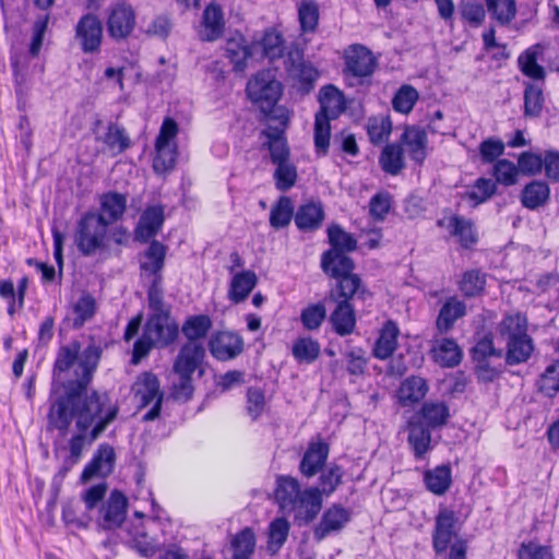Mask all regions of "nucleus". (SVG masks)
<instances>
[{
    "instance_id": "1",
    "label": "nucleus",
    "mask_w": 559,
    "mask_h": 559,
    "mask_svg": "<svg viewBox=\"0 0 559 559\" xmlns=\"http://www.w3.org/2000/svg\"><path fill=\"white\" fill-rule=\"evenodd\" d=\"M97 352L88 349L80 367L82 376L76 383L68 386L67 393L55 396L47 414L48 429L58 430L64 436L72 421L78 432L69 440L70 460L76 464L86 445L96 441L107 427L116 419L118 406L111 404L107 394L93 391L87 394V386L97 368Z\"/></svg>"
},
{
    "instance_id": "2",
    "label": "nucleus",
    "mask_w": 559,
    "mask_h": 559,
    "mask_svg": "<svg viewBox=\"0 0 559 559\" xmlns=\"http://www.w3.org/2000/svg\"><path fill=\"white\" fill-rule=\"evenodd\" d=\"M179 335V325L171 313H151L145 322L142 336L135 341L131 362L138 365L152 348H165Z\"/></svg>"
},
{
    "instance_id": "3",
    "label": "nucleus",
    "mask_w": 559,
    "mask_h": 559,
    "mask_svg": "<svg viewBox=\"0 0 559 559\" xmlns=\"http://www.w3.org/2000/svg\"><path fill=\"white\" fill-rule=\"evenodd\" d=\"M321 267L325 274L337 280V297L364 298L366 290L361 287V281L353 273L355 263L344 252L328 250L321 257Z\"/></svg>"
},
{
    "instance_id": "4",
    "label": "nucleus",
    "mask_w": 559,
    "mask_h": 559,
    "mask_svg": "<svg viewBox=\"0 0 559 559\" xmlns=\"http://www.w3.org/2000/svg\"><path fill=\"white\" fill-rule=\"evenodd\" d=\"M320 111L314 121V145L317 152L325 155L330 145V119L336 118L345 110L344 96L333 85H326L320 91Z\"/></svg>"
},
{
    "instance_id": "5",
    "label": "nucleus",
    "mask_w": 559,
    "mask_h": 559,
    "mask_svg": "<svg viewBox=\"0 0 559 559\" xmlns=\"http://www.w3.org/2000/svg\"><path fill=\"white\" fill-rule=\"evenodd\" d=\"M203 362V352L193 344H183L174 361L173 371L176 379L171 383L175 400L188 401L193 394L192 374Z\"/></svg>"
},
{
    "instance_id": "6",
    "label": "nucleus",
    "mask_w": 559,
    "mask_h": 559,
    "mask_svg": "<svg viewBox=\"0 0 559 559\" xmlns=\"http://www.w3.org/2000/svg\"><path fill=\"white\" fill-rule=\"evenodd\" d=\"M88 349H95L97 352V356H100V352L95 346L86 347L81 355V345L79 342H71L69 345L60 347L57 354V358L53 366V381L51 385V396L57 395L58 386L61 384L64 388V393H67L68 386L71 383H76L80 377L82 376V369L80 364L85 353ZM99 357H97V361ZM55 397H50V401Z\"/></svg>"
},
{
    "instance_id": "7",
    "label": "nucleus",
    "mask_w": 559,
    "mask_h": 559,
    "mask_svg": "<svg viewBox=\"0 0 559 559\" xmlns=\"http://www.w3.org/2000/svg\"><path fill=\"white\" fill-rule=\"evenodd\" d=\"M109 222L104 215L87 212L78 223L74 242L83 255H92L105 247Z\"/></svg>"
},
{
    "instance_id": "8",
    "label": "nucleus",
    "mask_w": 559,
    "mask_h": 559,
    "mask_svg": "<svg viewBox=\"0 0 559 559\" xmlns=\"http://www.w3.org/2000/svg\"><path fill=\"white\" fill-rule=\"evenodd\" d=\"M377 59L362 45H353L345 52L344 74L349 85L369 83L377 68Z\"/></svg>"
},
{
    "instance_id": "9",
    "label": "nucleus",
    "mask_w": 559,
    "mask_h": 559,
    "mask_svg": "<svg viewBox=\"0 0 559 559\" xmlns=\"http://www.w3.org/2000/svg\"><path fill=\"white\" fill-rule=\"evenodd\" d=\"M248 97L262 111L271 110L282 95V84L275 79L272 70H263L247 83Z\"/></svg>"
},
{
    "instance_id": "10",
    "label": "nucleus",
    "mask_w": 559,
    "mask_h": 559,
    "mask_svg": "<svg viewBox=\"0 0 559 559\" xmlns=\"http://www.w3.org/2000/svg\"><path fill=\"white\" fill-rule=\"evenodd\" d=\"M459 518L453 510L441 508L435 520V528L432 533V547L437 555V559H449L451 547L462 538H456L453 544L452 539L457 535ZM463 542H465L463 539Z\"/></svg>"
},
{
    "instance_id": "11",
    "label": "nucleus",
    "mask_w": 559,
    "mask_h": 559,
    "mask_svg": "<svg viewBox=\"0 0 559 559\" xmlns=\"http://www.w3.org/2000/svg\"><path fill=\"white\" fill-rule=\"evenodd\" d=\"M136 24L133 8L127 3H116L108 11L107 31L111 38L121 40L128 38Z\"/></svg>"
},
{
    "instance_id": "12",
    "label": "nucleus",
    "mask_w": 559,
    "mask_h": 559,
    "mask_svg": "<svg viewBox=\"0 0 559 559\" xmlns=\"http://www.w3.org/2000/svg\"><path fill=\"white\" fill-rule=\"evenodd\" d=\"M75 38L84 53L98 52L103 41V24L92 14H84L75 26Z\"/></svg>"
},
{
    "instance_id": "13",
    "label": "nucleus",
    "mask_w": 559,
    "mask_h": 559,
    "mask_svg": "<svg viewBox=\"0 0 559 559\" xmlns=\"http://www.w3.org/2000/svg\"><path fill=\"white\" fill-rule=\"evenodd\" d=\"M127 508V497L121 491L114 490L99 511L98 526L105 531L120 527L126 520Z\"/></svg>"
},
{
    "instance_id": "14",
    "label": "nucleus",
    "mask_w": 559,
    "mask_h": 559,
    "mask_svg": "<svg viewBox=\"0 0 559 559\" xmlns=\"http://www.w3.org/2000/svg\"><path fill=\"white\" fill-rule=\"evenodd\" d=\"M209 349L214 358L226 361L237 357L243 350V340L234 332H215L209 341Z\"/></svg>"
},
{
    "instance_id": "15",
    "label": "nucleus",
    "mask_w": 559,
    "mask_h": 559,
    "mask_svg": "<svg viewBox=\"0 0 559 559\" xmlns=\"http://www.w3.org/2000/svg\"><path fill=\"white\" fill-rule=\"evenodd\" d=\"M323 504V497L317 487H307L301 490L296 506L290 509L295 520L299 524L311 523L320 513Z\"/></svg>"
},
{
    "instance_id": "16",
    "label": "nucleus",
    "mask_w": 559,
    "mask_h": 559,
    "mask_svg": "<svg viewBox=\"0 0 559 559\" xmlns=\"http://www.w3.org/2000/svg\"><path fill=\"white\" fill-rule=\"evenodd\" d=\"M330 447L321 439L309 442L299 463V472L306 478H312L326 465Z\"/></svg>"
},
{
    "instance_id": "17",
    "label": "nucleus",
    "mask_w": 559,
    "mask_h": 559,
    "mask_svg": "<svg viewBox=\"0 0 559 559\" xmlns=\"http://www.w3.org/2000/svg\"><path fill=\"white\" fill-rule=\"evenodd\" d=\"M116 453L114 448L107 443L100 444L94 453L93 459L84 467L81 475L82 481H88L97 476H108L114 469Z\"/></svg>"
},
{
    "instance_id": "18",
    "label": "nucleus",
    "mask_w": 559,
    "mask_h": 559,
    "mask_svg": "<svg viewBox=\"0 0 559 559\" xmlns=\"http://www.w3.org/2000/svg\"><path fill=\"white\" fill-rule=\"evenodd\" d=\"M350 520V513L340 504H333L326 509L320 523L314 528V538L322 540L334 532L341 531Z\"/></svg>"
},
{
    "instance_id": "19",
    "label": "nucleus",
    "mask_w": 559,
    "mask_h": 559,
    "mask_svg": "<svg viewBox=\"0 0 559 559\" xmlns=\"http://www.w3.org/2000/svg\"><path fill=\"white\" fill-rule=\"evenodd\" d=\"M164 221L165 216L163 206H148L140 216L134 231L135 239L141 242H147L160 230Z\"/></svg>"
},
{
    "instance_id": "20",
    "label": "nucleus",
    "mask_w": 559,
    "mask_h": 559,
    "mask_svg": "<svg viewBox=\"0 0 559 559\" xmlns=\"http://www.w3.org/2000/svg\"><path fill=\"white\" fill-rule=\"evenodd\" d=\"M301 490L300 483L297 478L288 475L277 476L274 497L280 509L290 513V509L296 506V500Z\"/></svg>"
},
{
    "instance_id": "21",
    "label": "nucleus",
    "mask_w": 559,
    "mask_h": 559,
    "mask_svg": "<svg viewBox=\"0 0 559 559\" xmlns=\"http://www.w3.org/2000/svg\"><path fill=\"white\" fill-rule=\"evenodd\" d=\"M502 356L503 352L495 347L491 334L481 336L473 347V359L476 361L477 368L480 371L489 373L490 379L497 376L498 371L489 367L488 359L501 358Z\"/></svg>"
},
{
    "instance_id": "22",
    "label": "nucleus",
    "mask_w": 559,
    "mask_h": 559,
    "mask_svg": "<svg viewBox=\"0 0 559 559\" xmlns=\"http://www.w3.org/2000/svg\"><path fill=\"white\" fill-rule=\"evenodd\" d=\"M340 298L341 300L330 316V322L340 336H346L352 334L356 326L355 311L349 302L353 297Z\"/></svg>"
},
{
    "instance_id": "23",
    "label": "nucleus",
    "mask_w": 559,
    "mask_h": 559,
    "mask_svg": "<svg viewBox=\"0 0 559 559\" xmlns=\"http://www.w3.org/2000/svg\"><path fill=\"white\" fill-rule=\"evenodd\" d=\"M212 325L213 322L207 314H197L188 317L181 326V332L188 340L186 344L199 346L203 352V358L205 357V348L200 340L207 335Z\"/></svg>"
},
{
    "instance_id": "24",
    "label": "nucleus",
    "mask_w": 559,
    "mask_h": 559,
    "mask_svg": "<svg viewBox=\"0 0 559 559\" xmlns=\"http://www.w3.org/2000/svg\"><path fill=\"white\" fill-rule=\"evenodd\" d=\"M324 210L321 202H307L301 204L295 213L294 219L301 231L319 229L324 219Z\"/></svg>"
},
{
    "instance_id": "25",
    "label": "nucleus",
    "mask_w": 559,
    "mask_h": 559,
    "mask_svg": "<svg viewBox=\"0 0 559 559\" xmlns=\"http://www.w3.org/2000/svg\"><path fill=\"white\" fill-rule=\"evenodd\" d=\"M466 314V305L457 297H450L439 310L436 328L440 334L452 330L454 323Z\"/></svg>"
},
{
    "instance_id": "26",
    "label": "nucleus",
    "mask_w": 559,
    "mask_h": 559,
    "mask_svg": "<svg viewBox=\"0 0 559 559\" xmlns=\"http://www.w3.org/2000/svg\"><path fill=\"white\" fill-rule=\"evenodd\" d=\"M132 390L139 399L141 407L156 402L158 397L163 400L158 378L152 372L141 373L134 382Z\"/></svg>"
},
{
    "instance_id": "27",
    "label": "nucleus",
    "mask_w": 559,
    "mask_h": 559,
    "mask_svg": "<svg viewBox=\"0 0 559 559\" xmlns=\"http://www.w3.org/2000/svg\"><path fill=\"white\" fill-rule=\"evenodd\" d=\"M402 142L407 148L411 158L423 164L427 157V133L419 127H407L402 135Z\"/></svg>"
},
{
    "instance_id": "28",
    "label": "nucleus",
    "mask_w": 559,
    "mask_h": 559,
    "mask_svg": "<svg viewBox=\"0 0 559 559\" xmlns=\"http://www.w3.org/2000/svg\"><path fill=\"white\" fill-rule=\"evenodd\" d=\"M258 284V276L253 271L246 270L236 273L228 290V298L234 304L245 301Z\"/></svg>"
},
{
    "instance_id": "29",
    "label": "nucleus",
    "mask_w": 559,
    "mask_h": 559,
    "mask_svg": "<svg viewBox=\"0 0 559 559\" xmlns=\"http://www.w3.org/2000/svg\"><path fill=\"white\" fill-rule=\"evenodd\" d=\"M428 384L421 377L406 378L400 385L397 396L402 406H412L420 402L428 393Z\"/></svg>"
},
{
    "instance_id": "30",
    "label": "nucleus",
    "mask_w": 559,
    "mask_h": 559,
    "mask_svg": "<svg viewBox=\"0 0 559 559\" xmlns=\"http://www.w3.org/2000/svg\"><path fill=\"white\" fill-rule=\"evenodd\" d=\"M425 487L436 496H443L452 485V471L449 465H439L424 472Z\"/></svg>"
},
{
    "instance_id": "31",
    "label": "nucleus",
    "mask_w": 559,
    "mask_h": 559,
    "mask_svg": "<svg viewBox=\"0 0 559 559\" xmlns=\"http://www.w3.org/2000/svg\"><path fill=\"white\" fill-rule=\"evenodd\" d=\"M202 39L213 41L223 35L225 21L224 13L218 4H209L203 12Z\"/></svg>"
},
{
    "instance_id": "32",
    "label": "nucleus",
    "mask_w": 559,
    "mask_h": 559,
    "mask_svg": "<svg viewBox=\"0 0 559 559\" xmlns=\"http://www.w3.org/2000/svg\"><path fill=\"white\" fill-rule=\"evenodd\" d=\"M449 417L450 411L445 403L426 402L413 419L420 420L426 427L433 429L445 425Z\"/></svg>"
},
{
    "instance_id": "33",
    "label": "nucleus",
    "mask_w": 559,
    "mask_h": 559,
    "mask_svg": "<svg viewBox=\"0 0 559 559\" xmlns=\"http://www.w3.org/2000/svg\"><path fill=\"white\" fill-rule=\"evenodd\" d=\"M543 53V46L539 44L533 45L523 51L518 58V64L521 72L533 80L544 81L546 76L545 69L538 64L537 60Z\"/></svg>"
},
{
    "instance_id": "34",
    "label": "nucleus",
    "mask_w": 559,
    "mask_h": 559,
    "mask_svg": "<svg viewBox=\"0 0 559 559\" xmlns=\"http://www.w3.org/2000/svg\"><path fill=\"white\" fill-rule=\"evenodd\" d=\"M497 332L503 342L527 336V319L520 312L507 314L499 322Z\"/></svg>"
},
{
    "instance_id": "35",
    "label": "nucleus",
    "mask_w": 559,
    "mask_h": 559,
    "mask_svg": "<svg viewBox=\"0 0 559 559\" xmlns=\"http://www.w3.org/2000/svg\"><path fill=\"white\" fill-rule=\"evenodd\" d=\"M408 443L414 451L416 459H423L431 449L430 428L426 427L420 420L412 419L408 423Z\"/></svg>"
},
{
    "instance_id": "36",
    "label": "nucleus",
    "mask_w": 559,
    "mask_h": 559,
    "mask_svg": "<svg viewBox=\"0 0 559 559\" xmlns=\"http://www.w3.org/2000/svg\"><path fill=\"white\" fill-rule=\"evenodd\" d=\"M145 260L141 262V270L156 280L162 276V270L165 265L166 246L157 240H153L144 253Z\"/></svg>"
},
{
    "instance_id": "37",
    "label": "nucleus",
    "mask_w": 559,
    "mask_h": 559,
    "mask_svg": "<svg viewBox=\"0 0 559 559\" xmlns=\"http://www.w3.org/2000/svg\"><path fill=\"white\" fill-rule=\"evenodd\" d=\"M432 356L435 361L443 367L457 366L462 360V352L453 338L436 341L432 347Z\"/></svg>"
},
{
    "instance_id": "38",
    "label": "nucleus",
    "mask_w": 559,
    "mask_h": 559,
    "mask_svg": "<svg viewBox=\"0 0 559 559\" xmlns=\"http://www.w3.org/2000/svg\"><path fill=\"white\" fill-rule=\"evenodd\" d=\"M504 343V359L506 364L509 366H515L527 361L534 350V343L530 335Z\"/></svg>"
},
{
    "instance_id": "39",
    "label": "nucleus",
    "mask_w": 559,
    "mask_h": 559,
    "mask_svg": "<svg viewBox=\"0 0 559 559\" xmlns=\"http://www.w3.org/2000/svg\"><path fill=\"white\" fill-rule=\"evenodd\" d=\"M225 51L235 71H243L247 60L252 56V47L242 36L229 38L226 41Z\"/></svg>"
},
{
    "instance_id": "40",
    "label": "nucleus",
    "mask_w": 559,
    "mask_h": 559,
    "mask_svg": "<svg viewBox=\"0 0 559 559\" xmlns=\"http://www.w3.org/2000/svg\"><path fill=\"white\" fill-rule=\"evenodd\" d=\"M550 189L545 181L534 180L522 190V205L528 210H536L548 201Z\"/></svg>"
},
{
    "instance_id": "41",
    "label": "nucleus",
    "mask_w": 559,
    "mask_h": 559,
    "mask_svg": "<svg viewBox=\"0 0 559 559\" xmlns=\"http://www.w3.org/2000/svg\"><path fill=\"white\" fill-rule=\"evenodd\" d=\"M399 328L393 321H388L373 348V355L379 359L389 358L397 346Z\"/></svg>"
},
{
    "instance_id": "42",
    "label": "nucleus",
    "mask_w": 559,
    "mask_h": 559,
    "mask_svg": "<svg viewBox=\"0 0 559 559\" xmlns=\"http://www.w3.org/2000/svg\"><path fill=\"white\" fill-rule=\"evenodd\" d=\"M288 72L292 79L299 84L298 88L304 93H309L319 78L318 70L304 60L292 61Z\"/></svg>"
},
{
    "instance_id": "43",
    "label": "nucleus",
    "mask_w": 559,
    "mask_h": 559,
    "mask_svg": "<svg viewBox=\"0 0 559 559\" xmlns=\"http://www.w3.org/2000/svg\"><path fill=\"white\" fill-rule=\"evenodd\" d=\"M379 163L382 170L392 176L399 175L404 168V151L399 144H388L384 146Z\"/></svg>"
},
{
    "instance_id": "44",
    "label": "nucleus",
    "mask_w": 559,
    "mask_h": 559,
    "mask_svg": "<svg viewBox=\"0 0 559 559\" xmlns=\"http://www.w3.org/2000/svg\"><path fill=\"white\" fill-rule=\"evenodd\" d=\"M319 484L316 486L323 497L331 496L343 481L344 471L342 466L331 463L319 472Z\"/></svg>"
},
{
    "instance_id": "45",
    "label": "nucleus",
    "mask_w": 559,
    "mask_h": 559,
    "mask_svg": "<svg viewBox=\"0 0 559 559\" xmlns=\"http://www.w3.org/2000/svg\"><path fill=\"white\" fill-rule=\"evenodd\" d=\"M496 182L488 178H478L475 183L462 194V199L477 206L489 200L496 192Z\"/></svg>"
},
{
    "instance_id": "46",
    "label": "nucleus",
    "mask_w": 559,
    "mask_h": 559,
    "mask_svg": "<svg viewBox=\"0 0 559 559\" xmlns=\"http://www.w3.org/2000/svg\"><path fill=\"white\" fill-rule=\"evenodd\" d=\"M102 141L114 155L121 154L131 145V140L124 128L117 123L108 124Z\"/></svg>"
},
{
    "instance_id": "47",
    "label": "nucleus",
    "mask_w": 559,
    "mask_h": 559,
    "mask_svg": "<svg viewBox=\"0 0 559 559\" xmlns=\"http://www.w3.org/2000/svg\"><path fill=\"white\" fill-rule=\"evenodd\" d=\"M255 548V536L251 528L246 527L231 539L234 559H250Z\"/></svg>"
},
{
    "instance_id": "48",
    "label": "nucleus",
    "mask_w": 559,
    "mask_h": 559,
    "mask_svg": "<svg viewBox=\"0 0 559 559\" xmlns=\"http://www.w3.org/2000/svg\"><path fill=\"white\" fill-rule=\"evenodd\" d=\"M294 206L290 198L281 197L270 212V225L275 229L288 226L294 217Z\"/></svg>"
},
{
    "instance_id": "49",
    "label": "nucleus",
    "mask_w": 559,
    "mask_h": 559,
    "mask_svg": "<svg viewBox=\"0 0 559 559\" xmlns=\"http://www.w3.org/2000/svg\"><path fill=\"white\" fill-rule=\"evenodd\" d=\"M328 238L331 248L336 252H352L357 248V241L349 233L345 231L340 225L333 224L328 228Z\"/></svg>"
},
{
    "instance_id": "50",
    "label": "nucleus",
    "mask_w": 559,
    "mask_h": 559,
    "mask_svg": "<svg viewBox=\"0 0 559 559\" xmlns=\"http://www.w3.org/2000/svg\"><path fill=\"white\" fill-rule=\"evenodd\" d=\"M156 155L153 160V169L156 174L170 171L176 164L177 145L155 143Z\"/></svg>"
},
{
    "instance_id": "51",
    "label": "nucleus",
    "mask_w": 559,
    "mask_h": 559,
    "mask_svg": "<svg viewBox=\"0 0 559 559\" xmlns=\"http://www.w3.org/2000/svg\"><path fill=\"white\" fill-rule=\"evenodd\" d=\"M292 354L297 361L311 364L320 355V344L311 337H300L293 344Z\"/></svg>"
},
{
    "instance_id": "52",
    "label": "nucleus",
    "mask_w": 559,
    "mask_h": 559,
    "mask_svg": "<svg viewBox=\"0 0 559 559\" xmlns=\"http://www.w3.org/2000/svg\"><path fill=\"white\" fill-rule=\"evenodd\" d=\"M487 10L501 25L509 24L516 14L515 0H486Z\"/></svg>"
},
{
    "instance_id": "53",
    "label": "nucleus",
    "mask_w": 559,
    "mask_h": 559,
    "mask_svg": "<svg viewBox=\"0 0 559 559\" xmlns=\"http://www.w3.org/2000/svg\"><path fill=\"white\" fill-rule=\"evenodd\" d=\"M486 275L478 270H468L463 273L459 288L465 297L478 296L485 288Z\"/></svg>"
},
{
    "instance_id": "54",
    "label": "nucleus",
    "mask_w": 559,
    "mask_h": 559,
    "mask_svg": "<svg viewBox=\"0 0 559 559\" xmlns=\"http://www.w3.org/2000/svg\"><path fill=\"white\" fill-rule=\"evenodd\" d=\"M297 177V167L292 160L275 164L273 178L277 190H289L295 186Z\"/></svg>"
},
{
    "instance_id": "55",
    "label": "nucleus",
    "mask_w": 559,
    "mask_h": 559,
    "mask_svg": "<svg viewBox=\"0 0 559 559\" xmlns=\"http://www.w3.org/2000/svg\"><path fill=\"white\" fill-rule=\"evenodd\" d=\"M449 228L453 236L457 237L461 245L465 248L471 247L477 241L473 224L460 216H452L449 219Z\"/></svg>"
},
{
    "instance_id": "56",
    "label": "nucleus",
    "mask_w": 559,
    "mask_h": 559,
    "mask_svg": "<svg viewBox=\"0 0 559 559\" xmlns=\"http://www.w3.org/2000/svg\"><path fill=\"white\" fill-rule=\"evenodd\" d=\"M96 309V302L93 296L90 294H83L79 300L73 305V326L79 329L90 320Z\"/></svg>"
},
{
    "instance_id": "57",
    "label": "nucleus",
    "mask_w": 559,
    "mask_h": 559,
    "mask_svg": "<svg viewBox=\"0 0 559 559\" xmlns=\"http://www.w3.org/2000/svg\"><path fill=\"white\" fill-rule=\"evenodd\" d=\"M298 19L304 33L314 32L319 21V7L316 1H301L298 7Z\"/></svg>"
},
{
    "instance_id": "58",
    "label": "nucleus",
    "mask_w": 559,
    "mask_h": 559,
    "mask_svg": "<svg viewBox=\"0 0 559 559\" xmlns=\"http://www.w3.org/2000/svg\"><path fill=\"white\" fill-rule=\"evenodd\" d=\"M102 210L109 216V224L120 218L127 206V199L123 194L111 192L107 193L102 199Z\"/></svg>"
},
{
    "instance_id": "59",
    "label": "nucleus",
    "mask_w": 559,
    "mask_h": 559,
    "mask_svg": "<svg viewBox=\"0 0 559 559\" xmlns=\"http://www.w3.org/2000/svg\"><path fill=\"white\" fill-rule=\"evenodd\" d=\"M538 389L546 396H554L559 392V361L549 365L537 381Z\"/></svg>"
},
{
    "instance_id": "60",
    "label": "nucleus",
    "mask_w": 559,
    "mask_h": 559,
    "mask_svg": "<svg viewBox=\"0 0 559 559\" xmlns=\"http://www.w3.org/2000/svg\"><path fill=\"white\" fill-rule=\"evenodd\" d=\"M326 318V309L322 302L307 306L300 313V321L306 330H318Z\"/></svg>"
},
{
    "instance_id": "61",
    "label": "nucleus",
    "mask_w": 559,
    "mask_h": 559,
    "mask_svg": "<svg viewBox=\"0 0 559 559\" xmlns=\"http://www.w3.org/2000/svg\"><path fill=\"white\" fill-rule=\"evenodd\" d=\"M418 92L411 85H403L394 95L392 106L395 111L408 114L418 100Z\"/></svg>"
},
{
    "instance_id": "62",
    "label": "nucleus",
    "mask_w": 559,
    "mask_h": 559,
    "mask_svg": "<svg viewBox=\"0 0 559 559\" xmlns=\"http://www.w3.org/2000/svg\"><path fill=\"white\" fill-rule=\"evenodd\" d=\"M544 104L543 91L535 84H527L524 91V115L537 117Z\"/></svg>"
},
{
    "instance_id": "63",
    "label": "nucleus",
    "mask_w": 559,
    "mask_h": 559,
    "mask_svg": "<svg viewBox=\"0 0 559 559\" xmlns=\"http://www.w3.org/2000/svg\"><path fill=\"white\" fill-rule=\"evenodd\" d=\"M147 302L152 313H168L169 307L164 302L163 276H157L152 280L147 290Z\"/></svg>"
},
{
    "instance_id": "64",
    "label": "nucleus",
    "mask_w": 559,
    "mask_h": 559,
    "mask_svg": "<svg viewBox=\"0 0 559 559\" xmlns=\"http://www.w3.org/2000/svg\"><path fill=\"white\" fill-rule=\"evenodd\" d=\"M392 123L388 117H373L368 120L367 132L373 144H380L391 133Z\"/></svg>"
}]
</instances>
